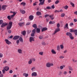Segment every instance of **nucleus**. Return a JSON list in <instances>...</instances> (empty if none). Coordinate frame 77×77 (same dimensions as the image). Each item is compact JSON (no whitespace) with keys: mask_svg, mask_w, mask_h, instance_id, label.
<instances>
[{"mask_svg":"<svg viewBox=\"0 0 77 77\" xmlns=\"http://www.w3.org/2000/svg\"><path fill=\"white\" fill-rule=\"evenodd\" d=\"M75 35H77V29L74 30V32Z\"/></svg>","mask_w":77,"mask_h":77,"instance_id":"nucleus-28","label":"nucleus"},{"mask_svg":"<svg viewBox=\"0 0 77 77\" xmlns=\"http://www.w3.org/2000/svg\"><path fill=\"white\" fill-rule=\"evenodd\" d=\"M4 69L6 71H7L9 69V68L8 66H6L5 67H4Z\"/></svg>","mask_w":77,"mask_h":77,"instance_id":"nucleus-11","label":"nucleus"},{"mask_svg":"<svg viewBox=\"0 0 77 77\" xmlns=\"http://www.w3.org/2000/svg\"><path fill=\"white\" fill-rule=\"evenodd\" d=\"M35 68H36L35 67H32L31 69L32 71H33V70H34V69H35Z\"/></svg>","mask_w":77,"mask_h":77,"instance_id":"nucleus-50","label":"nucleus"},{"mask_svg":"<svg viewBox=\"0 0 77 77\" xmlns=\"http://www.w3.org/2000/svg\"><path fill=\"white\" fill-rule=\"evenodd\" d=\"M12 72H13V71H12V70H10L9 71V73H10V74H12Z\"/></svg>","mask_w":77,"mask_h":77,"instance_id":"nucleus-57","label":"nucleus"},{"mask_svg":"<svg viewBox=\"0 0 77 77\" xmlns=\"http://www.w3.org/2000/svg\"><path fill=\"white\" fill-rule=\"evenodd\" d=\"M2 71L3 74H5V69L2 70Z\"/></svg>","mask_w":77,"mask_h":77,"instance_id":"nucleus-47","label":"nucleus"},{"mask_svg":"<svg viewBox=\"0 0 77 77\" xmlns=\"http://www.w3.org/2000/svg\"><path fill=\"white\" fill-rule=\"evenodd\" d=\"M57 27L58 28H59V27H60V24H59V23H57Z\"/></svg>","mask_w":77,"mask_h":77,"instance_id":"nucleus-54","label":"nucleus"},{"mask_svg":"<svg viewBox=\"0 0 77 77\" xmlns=\"http://www.w3.org/2000/svg\"><path fill=\"white\" fill-rule=\"evenodd\" d=\"M60 29L59 28H56L55 29V31L53 33L54 35H55V34H56V33H57V32H59V31H60Z\"/></svg>","mask_w":77,"mask_h":77,"instance_id":"nucleus-5","label":"nucleus"},{"mask_svg":"<svg viewBox=\"0 0 77 77\" xmlns=\"http://www.w3.org/2000/svg\"><path fill=\"white\" fill-rule=\"evenodd\" d=\"M20 5H23V6H26V3L24 2H23L20 4Z\"/></svg>","mask_w":77,"mask_h":77,"instance_id":"nucleus-25","label":"nucleus"},{"mask_svg":"<svg viewBox=\"0 0 77 77\" xmlns=\"http://www.w3.org/2000/svg\"><path fill=\"white\" fill-rule=\"evenodd\" d=\"M42 44L44 45H46V43H45V42H42Z\"/></svg>","mask_w":77,"mask_h":77,"instance_id":"nucleus-48","label":"nucleus"},{"mask_svg":"<svg viewBox=\"0 0 77 77\" xmlns=\"http://www.w3.org/2000/svg\"><path fill=\"white\" fill-rule=\"evenodd\" d=\"M32 61H33L34 62H35V58H32L31 59Z\"/></svg>","mask_w":77,"mask_h":77,"instance_id":"nucleus-56","label":"nucleus"},{"mask_svg":"<svg viewBox=\"0 0 77 77\" xmlns=\"http://www.w3.org/2000/svg\"><path fill=\"white\" fill-rule=\"evenodd\" d=\"M25 12H26V11H25L24 10L22 11L21 12V13L22 14H24Z\"/></svg>","mask_w":77,"mask_h":77,"instance_id":"nucleus-44","label":"nucleus"},{"mask_svg":"<svg viewBox=\"0 0 77 77\" xmlns=\"http://www.w3.org/2000/svg\"><path fill=\"white\" fill-rule=\"evenodd\" d=\"M20 38V36L19 35H16L13 38V39L14 40H16V39H18Z\"/></svg>","mask_w":77,"mask_h":77,"instance_id":"nucleus-7","label":"nucleus"},{"mask_svg":"<svg viewBox=\"0 0 77 77\" xmlns=\"http://www.w3.org/2000/svg\"><path fill=\"white\" fill-rule=\"evenodd\" d=\"M64 8L65 9H67L68 8V6L67 5H66L64 7Z\"/></svg>","mask_w":77,"mask_h":77,"instance_id":"nucleus-38","label":"nucleus"},{"mask_svg":"<svg viewBox=\"0 0 77 77\" xmlns=\"http://www.w3.org/2000/svg\"><path fill=\"white\" fill-rule=\"evenodd\" d=\"M46 9H51V7H50L49 6H48L46 8Z\"/></svg>","mask_w":77,"mask_h":77,"instance_id":"nucleus-49","label":"nucleus"},{"mask_svg":"<svg viewBox=\"0 0 77 77\" xmlns=\"http://www.w3.org/2000/svg\"><path fill=\"white\" fill-rule=\"evenodd\" d=\"M32 32L33 33H35L36 32V29H34L32 31Z\"/></svg>","mask_w":77,"mask_h":77,"instance_id":"nucleus-36","label":"nucleus"},{"mask_svg":"<svg viewBox=\"0 0 77 77\" xmlns=\"http://www.w3.org/2000/svg\"><path fill=\"white\" fill-rule=\"evenodd\" d=\"M32 27L34 28H35V29H37V25L36 24H33L32 25Z\"/></svg>","mask_w":77,"mask_h":77,"instance_id":"nucleus-16","label":"nucleus"},{"mask_svg":"<svg viewBox=\"0 0 77 77\" xmlns=\"http://www.w3.org/2000/svg\"><path fill=\"white\" fill-rule=\"evenodd\" d=\"M60 46L61 49H63V46L62 45H60Z\"/></svg>","mask_w":77,"mask_h":77,"instance_id":"nucleus-40","label":"nucleus"},{"mask_svg":"<svg viewBox=\"0 0 77 77\" xmlns=\"http://www.w3.org/2000/svg\"><path fill=\"white\" fill-rule=\"evenodd\" d=\"M65 14L62 13L61 14V17H64L65 16Z\"/></svg>","mask_w":77,"mask_h":77,"instance_id":"nucleus-35","label":"nucleus"},{"mask_svg":"<svg viewBox=\"0 0 77 77\" xmlns=\"http://www.w3.org/2000/svg\"><path fill=\"white\" fill-rule=\"evenodd\" d=\"M7 6L6 5H3L2 6V9L3 10H5L6 8L7 7Z\"/></svg>","mask_w":77,"mask_h":77,"instance_id":"nucleus-13","label":"nucleus"},{"mask_svg":"<svg viewBox=\"0 0 77 77\" xmlns=\"http://www.w3.org/2000/svg\"><path fill=\"white\" fill-rule=\"evenodd\" d=\"M26 33V31H24L21 32V33L22 34V35H25Z\"/></svg>","mask_w":77,"mask_h":77,"instance_id":"nucleus-24","label":"nucleus"},{"mask_svg":"<svg viewBox=\"0 0 77 77\" xmlns=\"http://www.w3.org/2000/svg\"><path fill=\"white\" fill-rule=\"evenodd\" d=\"M12 22H10L9 23L7 26V30H8V32L9 33H11L12 32V31L11 30H9L11 29L12 27Z\"/></svg>","mask_w":77,"mask_h":77,"instance_id":"nucleus-1","label":"nucleus"},{"mask_svg":"<svg viewBox=\"0 0 77 77\" xmlns=\"http://www.w3.org/2000/svg\"><path fill=\"white\" fill-rule=\"evenodd\" d=\"M30 24H31V23H30V22H28L26 23V25L29 26V25H30Z\"/></svg>","mask_w":77,"mask_h":77,"instance_id":"nucleus-31","label":"nucleus"},{"mask_svg":"<svg viewBox=\"0 0 77 77\" xmlns=\"http://www.w3.org/2000/svg\"><path fill=\"white\" fill-rule=\"evenodd\" d=\"M45 1V0H43V1L42 2H40L39 3V5H43L44 4V2Z\"/></svg>","mask_w":77,"mask_h":77,"instance_id":"nucleus-18","label":"nucleus"},{"mask_svg":"<svg viewBox=\"0 0 77 77\" xmlns=\"http://www.w3.org/2000/svg\"><path fill=\"white\" fill-rule=\"evenodd\" d=\"M57 50H60V46L59 45H58L57 46Z\"/></svg>","mask_w":77,"mask_h":77,"instance_id":"nucleus-39","label":"nucleus"},{"mask_svg":"<svg viewBox=\"0 0 77 77\" xmlns=\"http://www.w3.org/2000/svg\"><path fill=\"white\" fill-rule=\"evenodd\" d=\"M51 52H52V54H56V52L54 49H52L51 50Z\"/></svg>","mask_w":77,"mask_h":77,"instance_id":"nucleus-21","label":"nucleus"},{"mask_svg":"<svg viewBox=\"0 0 77 77\" xmlns=\"http://www.w3.org/2000/svg\"><path fill=\"white\" fill-rule=\"evenodd\" d=\"M63 74L65 75H66L67 74V71H64L63 72Z\"/></svg>","mask_w":77,"mask_h":77,"instance_id":"nucleus-58","label":"nucleus"},{"mask_svg":"<svg viewBox=\"0 0 77 77\" xmlns=\"http://www.w3.org/2000/svg\"><path fill=\"white\" fill-rule=\"evenodd\" d=\"M29 40L30 42H32V41H35V39H34V38L32 37H30Z\"/></svg>","mask_w":77,"mask_h":77,"instance_id":"nucleus-9","label":"nucleus"},{"mask_svg":"<svg viewBox=\"0 0 77 77\" xmlns=\"http://www.w3.org/2000/svg\"><path fill=\"white\" fill-rule=\"evenodd\" d=\"M66 35L67 36H69V37L72 35V33L69 32H67L66 33Z\"/></svg>","mask_w":77,"mask_h":77,"instance_id":"nucleus-12","label":"nucleus"},{"mask_svg":"<svg viewBox=\"0 0 77 77\" xmlns=\"http://www.w3.org/2000/svg\"><path fill=\"white\" fill-rule=\"evenodd\" d=\"M3 56V55L2 53H0V57L1 58Z\"/></svg>","mask_w":77,"mask_h":77,"instance_id":"nucleus-43","label":"nucleus"},{"mask_svg":"<svg viewBox=\"0 0 77 77\" xmlns=\"http://www.w3.org/2000/svg\"><path fill=\"white\" fill-rule=\"evenodd\" d=\"M23 75L25 76V77H27L28 76H29V74H28V73H24L23 74Z\"/></svg>","mask_w":77,"mask_h":77,"instance_id":"nucleus-15","label":"nucleus"},{"mask_svg":"<svg viewBox=\"0 0 77 77\" xmlns=\"http://www.w3.org/2000/svg\"><path fill=\"white\" fill-rule=\"evenodd\" d=\"M72 60L73 62H77V60L75 59H73Z\"/></svg>","mask_w":77,"mask_h":77,"instance_id":"nucleus-30","label":"nucleus"},{"mask_svg":"<svg viewBox=\"0 0 77 77\" xmlns=\"http://www.w3.org/2000/svg\"><path fill=\"white\" fill-rule=\"evenodd\" d=\"M65 66H60V69H63V67H65Z\"/></svg>","mask_w":77,"mask_h":77,"instance_id":"nucleus-32","label":"nucleus"},{"mask_svg":"<svg viewBox=\"0 0 77 77\" xmlns=\"http://www.w3.org/2000/svg\"><path fill=\"white\" fill-rule=\"evenodd\" d=\"M7 18H8L9 20H11V16H8L7 17Z\"/></svg>","mask_w":77,"mask_h":77,"instance_id":"nucleus-37","label":"nucleus"},{"mask_svg":"<svg viewBox=\"0 0 77 77\" xmlns=\"http://www.w3.org/2000/svg\"><path fill=\"white\" fill-rule=\"evenodd\" d=\"M42 38H43V37L42 36L40 35L39 36V38L40 39H42Z\"/></svg>","mask_w":77,"mask_h":77,"instance_id":"nucleus-55","label":"nucleus"},{"mask_svg":"<svg viewBox=\"0 0 77 77\" xmlns=\"http://www.w3.org/2000/svg\"><path fill=\"white\" fill-rule=\"evenodd\" d=\"M54 23H55V22L53 21H50V22H49V24H54Z\"/></svg>","mask_w":77,"mask_h":77,"instance_id":"nucleus-29","label":"nucleus"},{"mask_svg":"<svg viewBox=\"0 0 77 77\" xmlns=\"http://www.w3.org/2000/svg\"><path fill=\"white\" fill-rule=\"evenodd\" d=\"M74 30H73V29H70V32L72 33V32H74Z\"/></svg>","mask_w":77,"mask_h":77,"instance_id":"nucleus-33","label":"nucleus"},{"mask_svg":"<svg viewBox=\"0 0 77 77\" xmlns=\"http://www.w3.org/2000/svg\"><path fill=\"white\" fill-rule=\"evenodd\" d=\"M54 16V14H53L51 15L50 16H49V17L51 18L52 17H53Z\"/></svg>","mask_w":77,"mask_h":77,"instance_id":"nucleus-46","label":"nucleus"},{"mask_svg":"<svg viewBox=\"0 0 77 77\" xmlns=\"http://www.w3.org/2000/svg\"><path fill=\"white\" fill-rule=\"evenodd\" d=\"M1 24H2L1 26V27L2 28H3L4 27H5V26H7L8 24V23H3V21L2 20H0V25H1Z\"/></svg>","mask_w":77,"mask_h":77,"instance_id":"nucleus-2","label":"nucleus"},{"mask_svg":"<svg viewBox=\"0 0 77 77\" xmlns=\"http://www.w3.org/2000/svg\"><path fill=\"white\" fill-rule=\"evenodd\" d=\"M19 25L20 26H23L24 25V23H19Z\"/></svg>","mask_w":77,"mask_h":77,"instance_id":"nucleus-17","label":"nucleus"},{"mask_svg":"<svg viewBox=\"0 0 77 77\" xmlns=\"http://www.w3.org/2000/svg\"><path fill=\"white\" fill-rule=\"evenodd\" d=\"M46 66L48 68H50L51 66H53V63H48L46 64Z\"/></svg>","mask_w":77,"mask_h":77,"instance_id":"nucleus-3","label":"nucleus"},{"mask_svg":"<svg viewBox=\"0 0 77 77\" xmlns=\"http://www.w3.org/2000/svg\"><path fill=\"white\" fill-rule=\"evenodd\" d=\"M5 42L6 44H8V45H10V44H11V42L9 41L8 39H5Z\"/></svg>","mask_w":77,"mask_h":77,"instance_id":"nucleus-4","label":"nucleus"},{"mask_svg":"<svg viewBox=\"0 0 77 77\" xmlns=\"http://www.w3.org/2000/svg\"><path fill=\"white\" fill-rule=\"evenodd\" d=\"M35 35V33H32L31 34V36H34Z\"/></svg>","mask_w":77,"mask_h":77,"instance_id":"nucleus-53","label":"nucleus"},{"mask_svg":"<svg viewBox=\"0 0 77 77\" xmlns=\"http://www.w3.org/2000/svg\"><path fill=\"white\" fill-rule=\"evenodd\" d=\"M70 4L72 5V7H74V4L73 3L71 2Z\"/></svg>","mask_w":77,"mask_h":77,"instance_id":"nucleus-41","label":"nucleus"},{"mask_svg":"<svg viewBox=\"0 0 77 77\" xmlns=\"http://www.w3.org/2000/svg\"><path fill=\"white\" fill-rule=\"evenodd\" d=\"M20 42V41L19 40H17V41L16 43L17 44H19V43Z\"/></svg>","mask_w":77,"mask_h":77,"instance_id":"nucleus-62","label":"nucleus"},{"mask_svg":"<svg viewBox=\"0 0 77 77\" xmlns=\"http://www.w3.org/2000/svg\"><path fill=\"white\" fill-rule=\"evenodd\" d=\"M73 25H74V23H70L69 26H73Z\"/></svg>","mask_w":77,"mask_h":77,"instance_id":"nucleus-52","label":"nucleus"},{"mask_svg":"<svg viewBox=\"0 0 77 77\" xmlns=\"http://www.w3.org/2000/svg\"><path fill=\"white\" fill-rule=\"evenodd\" d=\"M59 3V0H57L55 2V4H58Z\"/></svg>","mask_w":77,"mask_h":77,"instance_id":"nucleus-45","label":"nucleus"},{"mask_svg":"<svg viewBox=\"0 0 77 77\" xmlns=\"http://www.w3.org/2000/svg\"><path fill=\"white\" fill-rule=\"evenodd\" d=\"M40 31H41V29L40 28H37V29H36V33H40Z\"/></svg>","mask_w":77,"mask_h":77,"instance_id":"nucleus-10","label":"nucleus"},{"mask_svg":"<svg viewBox=\"0 0 77 77\" xmlns=\"http://www.w3.org/2000/svg\"><path fill=\"white\" fill-rule=\"evenodd\" d=\"M55 13H57V12H59V10H55Z\"/></svg>","mask_w":77,"mask_h":77,"instance_id":"nucleus-61","label":"nucleus"},{"mask_svg":"<svg viewBox=\"0 0 77 77\" xmlns=\"http://www.w3.org/2000/svg\"><path fill=\"white\" fill-rule=\"evenodd\" d=\"M69 38H70V39H71V40H72L74 39V37H73L72 36V35H71V36H70L69 37Z\"/></svg>","mask_w":77,"mask_h":77,"instance_id":"nucleus-27","label":"nucleus"},{"mask_svg":"<svg viewBox=\"0 0 77 77\" xmlns=\"http://www.w3.org/2000/svg\"><path fill=\"white\" fill-rule=\"evenodd\" d=\"M69 70H70V71H73V69L72 67H70L69 68Z\"/></svg>","mask_w":77,"mask_h":77,"instance_id":"nucleus-42","label":"nucleus"},{"mask_svg":"<svg viewBox=\"0 0 77 77\" xmlns=\"http://www.w3.org/2000/svg\"><path fill=\"white\" fill-rule=\"evenodd\" d=\"M19 40L20 41V42H23V39L21 37L20 38H19Z\"/></svg>","mask_w":77,"mask_h":77,"instance_id":"nucleus-26","label":"nucleus"},{"mask_svg":"<svg viewBox=\"0 0 77 77\" xmlns=\"http://www.w3.org/2000/svg\"><path fill=\"white\" fill-rule=\"evenodd\" d=\"M32 63V59H30L29 61H28V64L29 65H31Z\"/></svg>","mask_w":77,"mask_h":77,"instance_id":"nucleus-22","label":"nucleus"},{"mask_svg":"<svg viewBox=\"0 0 77 77\" xmlns=\"http://www.w3.org/2000/svg\"><path fill=\"white\" fill-rule=\"evenodd\" d=\"M51 8L52 9H54L55 7H54V5H52L51 6Z\"/></svg>","mask_w":77,"mask_h":77,"instance_id":"nucleus-60","label":"nucleus"},{"mask_svg":"<svg viewBox=\"0 0 77 77\" xmlns=\"http://www.w3.org/2000/svg\"><path fill=\"white\" fill-rule=\"evenodd\" d=\"M36 14L37 15L39 16V15H41V13L39 11H37L36 13Z\"/></svg>","mask_w":77,"mask_h":77,"instance_id":"nucleus-19","label":"nucleus"},{"mask_svg":"<svg viewBox=\"0 0 77 77\" xmlns=\"http://www.w3.org/2000/svg\"><path fill=\"white\" fill-rule=\"evenodd\" d=\"M32 77H33V76L36 77L37 76V73L35 72H32Z\"/></svg>","mask_w":77,"mask_h":77,"instance_id":"nucleus-8","label":"nucleus"},{"mask_svg":"<svg viewBox=\"0 0 77 77\" xmlns=\"http://www.w3.org/2000/svg\"><path fill=\"white\" fill-rule=\"evenodd\" d=\"M74 22H76L77 21V20L76 19H74L73 20Z\"/></svg>","mask_w":77,"mask_h":77,"instance_id":"nucleus-59","label":"nucleus"},{"mask_svg":"<svg viewBox=\"0 0 77 77\" xmlns=\"http://www.w3.org/2000/svg\"><path fill=\"white\" fill-rule=\"evenodd\" d=\"M66 28L67 29H68L69 27H68V23H66V25L65 26H64V29H66Z\"/></svg>","mask_w":77,"mask_h":77,"instance_id":"nucleus-20","label":"nucleus"},{"mask_svg":"<svg viewBox=\"0 0 77 77\" xmlns=\"http://www.w3.org/2000/svg\"><path fill=\"white\" fill-rule=\"evenodd\" d=\"M59 58H60V59H63L64 58V56H60L59 57Z\"/></svg>","mask_w":77,"mask_h":77,"instance_id":"nucleus-51","label":"nucleus"},{"mask_svg":"<svg viewBox=\"0 0 77 77\" xmlns=\"http://www.w3.org/2000/svg\"><path fill=\"white\" fill-rule=\"evenodd\" d=\"M13 15L14 16H15L16 14V13H15V12H13Z\"/></svg>","mask_w":77,"mask_h":77,"instance_id":"nucleus-63","label":"nucleus"},{"mask_svg":"<svg viewBox=\"0 0 77 77\" xmlns=\"http://www.w3.org/2000/svg\"><path fill=\"white\" fill-rule=\"evenodd\" d=\"M34 18V16L31 15L29 16V20H31V21H32V20H33Z\"/></svg>","mask_w":77,"mask_h":77,"instance_id":"nucleus-6","label":"nucleus"},{"mask_svg":"<svg viewBox=\"0 0 77 77\" xmlns=\"http://www.w3.org/2000/svg\"><path fill=\"white\" fill-rule=\"evenodd\" d=\"M39 54L40 55H41V56H42V55H43V54H44V52H39Z\"/></svg>","mask_w":77,"mask_h":77,"instance_id":"nucleus-34","label":"nucleus"},{"mask_svg":"<svg viewBox=\"0 0 77 77\" xmlns=\"http://www.w3.org/2000/svg\"><path fill=\"white\" fill-rule=\"evenodd\" d=\"M17 51L19 53H20V54H21L22 53V50L21 49H19L17 50Z\"/></svg>","mask_w":77,"mask_h":77,"instance_id":"nucleus-23","label":"nucleus"},{"mask_svg":"<svg viewBox=\"0 0 77 77\" xmlns=\"http://www.w3.org/2000/svg\"><path fill=\"white\" fill-rule=\"evenodd\" d=\"M14 17V16L12 15L10 17L11 18H13V17Z\"/></svg>","mask_w":77,"mask_h":77,"instance_id":"nucleus-64","label":"nucleus"},{"mask_svg":"<svg viewBox=\"0 0 77 77\" xmlns=\"http://www.w3.org/2000/svg\"><path fill=\"white\" fill-rule=\"evenodd\" d=\"M48 29L46 27H44L42 29V32H44V31H45L46 30H47Z\"/></svg>","mask_w":77,"mask_h":77,"instance_id":"nucleus-14","label":"nucleus"}]
</instances>
